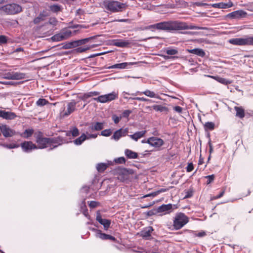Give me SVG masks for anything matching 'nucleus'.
I'll list each match as a JSON object with an SVG mask.
<instances>
[{
  "label": "nucleus",
  "mask_w": 253,
  "mask_h": 253,
  "mask_svg": "<svg viewBox=\"0 0 253 253\" xmlns=\"http://www.w3.org/2000/svg\"><path fill=\"white\" fill-rule=\"evenodd\" d=\"M234 109L236 112V116L240 119H243L245 117V110L242 107L235 106Z\"/></svg>",
  "instance_id": "obj_28"
},
{
  "label": "nucleus",
  "mask_w": 253,
  "mask_h": 253,
  "mask_svg": "<svg viewBox=\"0 0 253 253\" xmlns=\"http://www.w3.org/2000/svg\"><path fill=\"white\" fill-rule=\"evenodd\" d=\"M117 178L122 182L126 181L129 178V173L126 169H120L117 170Z\"/></svg>",
  "instance_id": "obj_12"
},
{
  "label": "nucleus",
  "mask_w": 253,
  "mask_h": 253,
  "mask_svg": "<svg viewBox=\"0 0 253 253\" xmlns=\"http://www.w3.org/2000/svg\"><path fill=\"white\" fill-rule=\"evenodd\" d=\"M120 130V134H121V137L125 136L127 134V133L128 132V128H120L118 129Z\"/></svg>",
  "instance_id": "obj_51"
},
{
  "label": "nucleus",
  "mask_w": 253,
  "mask_h": 253,
  "mask_svg": "<svg viewBox=\"0 0 253 253\" xmlns=\"http://www.w3.org/2000/svg\"><path fill=\"white\" fill-rule=\"evenodd\" d=\"M51 139L50 141V148L49 150H53L54 148L57 147L59 145H61L63 143V139L61 137L58 136L56 138H51Z\"/></svg>",
  "instance_id": "obj_17"
},
{
  "label": "nucleus",
  "mask_w": 253,
  "mask_h": 253,
  "mask_svg": "<svg viewBox=\"0 0 253 253\" xmlns=\"http://www.w3.org/2000/svg\"><path fill=\"white\" fill-rule=\"evenodd\" d=\"M214 124L212 122H207L204 125L205 130H213L214 128Z\"/></svg>",
  "instance_id": "obj_41"
},
{
  "label": "nucleus",
  "mask_w": 253,
  "mask_h": 253,
  "mask_svg": "<svg viewBox=\"0 0 253 253\" xmlns=\"http://www.w3.org/2000/svg\"><path fill=\"white\" fill-rule=\"evenodd\" d=\"M118 98V93L113 91L110 93L102 95L97 97L93 98L91 100H95L101 103H105L117 99Z\"/></svg>",
  "instance_id": "obj_5"
},
{
  "label": "nucleus",
  "mask_w": 253,
  "mask_h": 253,
  "mask_svg": "<svg viewBox=\"0 0 253 253\" xmlns=\"http://www.w3.org/2000/svg\"><path fill=\"white\" fill-rule=\"evenodd\" d=\"M205 178L208 179L207 183V184H209L213 181V180L214 179V174L209 175L206 176Z\"/></svg>",
  "instance_id": "obj_55"
},
{
  "label": "nucleus",
  "mask_w": 253,
  "mask_h": 253,
  "mask_svg": "<svg viewBox=\"0 0 253 253\" xmlns=\"http://www.w3.org/2000/svg\"><path fill=\"white\" fill-rule=\"evenodd\" d=\"M172 209V205L171 204H169L167 205L163 204L162 206L159 207L157 208V212H165L166 213H169L171 211Z\"/></svg>",
  "instance_id": "obj_23"
},
{
  "label": "nucleus",
  "mask_w": 253,
  "mask_h": 253,
  "mask_svg": "<svg viewBox=\"0 0 253 253\" xmlns=\"http://www.w3.org/2000/svg\"><path fill=\"white\" fill-rule=\"evenodd\" d=\"M129 99H131V100H136L144 101V102H152V100H151L149 99H147L146 98H144L143 97H134V98L130 97Z\"/></svg>",
  "instance_id": "obj_45"
},
{
  "label": "nucleus",
  "mask_w": 253,
  "mask_h": 253,
  "mask_svg": "<svg viewBox=\"0 0 253 253\" xmlns=\"http://www.w3.org/2000/svg\"><path fill=\"white\" fill-rule=\"evenodd\" d=\"M7 14H15L22 11L21 6L17 4H8L0 7Z\"/></svg>",
  "instance_id": "obj_6"
},
{
  "label": "nucleus",
  "mask_w": 253,
  "mask_h": 253,
  "mask_svg": "<svg viewBox=\"0 0 253 253\" xmlns=\"http://www.w3.org/2000/svg\"><path fill=\"white\" fill-rule=\"evenodd\" d=\"M189 221V218L184 213L178 212L176 214L173 220V226L175 230H179L184 226Z\"/></svg>",
  "instance_id": "obj_4"
},
{
  "label": "nucleus",
  "mask_w": 253,
  "mask_h": 253,
  "mask_svg": "<svg viewBox=\"0 0 253 253\" xmlns=\"http://www.w3.org/2000/svg\"><path fill=\"white\" fill-rule=\"evenodd\" d=\"M76 42V41H73L69 42L64 43H63V48L67 49L77 47L78 44H77Z\"/></svg>",
  "instance_id": "obj_32"
},
{
  "label": "nucleus",
  "mask_w": 253,
  "mask_h": 253,
  "mask_svg": "<svg viewBox=\"0 0 253 253\" xmlns=\"http://www.w3.org/2000/svg\"><path fill=\"white\" fill-rule=\"evenodd\" d=\"M33 129H26L22 134L21 136L25 138H28L34 134Z\"/></svg>",
  "instance_id": "obj_33"
},
{
  "label": "nucleus",
  "mask_w": 253,
  "mask_h": 253,
  "mask_svg": "<svg viewBox=\"0 0 253 253\" xmlns=\"http://www.w3.org/2000/svg\"><path fill=\"white\" fill-rule=\"evenodd\" d=\"M107 235L101 232V231H97V234H95L97 238H99L102 240H107Z\"/></svg>",
  "instance_id": "obj_43"
},
{
  "label": "nucleus",
  "mask_w": 253,
  "mask_h": 253,
  "mask_svg": "<svg viewBox=\"0 0 253 253\" xmlns=\"http://www.w3.org/2000/svg\"><path fill=\"white\" fill-rule=\"evenodd\" d=\"M85 200V198H84L83 199V200L82 201L81 205V208L82 210H83L84 209H86Z\"/></svg>",
  "instance_id": "obj_64"
},
{
  "label": "nucleus",
  "mask_w": 253,
  "mask_h": 253,
  "mask_svg": "<svg viewBox=\"0 0 253 253\" xmlns=\"http://www.w3.org/2000/svg\"><path fill=\"white\" fill-rule=\"evenodd\" d=\"M115 162L118 164H124L126 162V159L124 157H122L115 159Z\"/></svg>",
  "instance_id": "obj_57"
},
{
  "label": "nucleus",
  "mask_w": 253,
  "mask_h": 253,
  "mask_svg": "<svg viewBox=\"0 0 253 253\" xmlns=\"http://www.w3.org/2000/svg\"><path fill=\"white\" fill-rule=\"evenodd\" d=\"M108 165L106 163H99L96 166V169L99 172H103L107 168Z\"/></svg>",
  "instance_id": "obj_36"
},
{
  "label": "nucleus",
  "mask_w": 253,
  "mask_h": 253,
  "mask_svg": "<svg viewBox=\"0 0 253 253\" xmlns=\"http://www.w3.org/2000/svg\"><path fill=\"white\" fill-rule=\"evenodd\" d=\"M48 103V101L44 98H40L36 102V104L39 106H43Z\"/></svg>",
  "instance_id": "obj_44"
},
{
  "label": "nucleus",
  "mask_w": 253,
  "mask_h": 253,
  "mask_svg": "<svg viewBox=\"0 0 253 253\" xmlns=\"http://www.w3.org/2000/svg\"><path fill=\"white\" fill-rule=\"evenodd\" d=\"M99 94V92L98 91H90L86 93H84L81 97V99L84 101L90 97L97 96Z\"/></svg>",
  "instance_id": "obj_29"
},
{
  "label": "nucleus",
  "mask_w": 253,
  "mask_h": 253,
  "mask_svg": "<svg viewBox=\"0 0 253 253\" xmlns=\"http://www.w3.org/2000/svg\"><path fill=\"white\" fill-rule=\"evenodd\" d=\"M147 143L156 148H159L164 145V141L161 138L152 136L147 139Z\"/></svg>",
  "instance_id": "obj_9"
},
{
  "label": "nucleus",
  "mask_w": 253,
  "mask_h": 253,
  "mask_svg": "<svg viewBox=\"0 0 253 253\" xmlns=\"http://www.w3.org/2000/svg\"><path fill=\"white\" fill-rule=\"evenodd\" d=\"M146 29H155L166 31H178L182 30H204L206 28L197 26L194 25H188L184 22L179 21H163L155 24L151 25L146 28Z\"/></svg>",
  "instance_id": "obj_1"
},
{
  "label": "nucleus",
  "mask_w": 253,
  "mask_h": 253,
  "mask_svg": "<svg viewBox=\"0 0 253 253\" xmlns=\"http://www.w3.org/2000/svg\"><path fill=\"white\" fill-rule=\"evenodd\" d=\"M76 102L75 100H72L68 103L67 106V110L61 112L60 114L62 117L64 118L69 116L76 110Z\"/></svg>",
  "instance_id": "obj_10"
},
{
  "label": "nucleus",
  "mask_w": 253,
  "mask_h": 253,
  "mask_svg": "<svg viewBox=\"0 0 253 253\" xmlns=\"http://www.w3.org/2000/svg\"><path fill=\"white\" fill-rule=\"evenodd\" d=\"M49 15V14L46 10H43L40 13L38 16L34 19L33 22L35 24H38L40 22L44 21L45 18Z\"/></svg>",
  "instance_id": "obj_21"
},
{
  "label": "nucleus",
  "mask_w": 253,
  "mask_h": 253,
  "mask_svg": "<svg viewBox=\"0 0 253 253\" xmlns=\"http://www.w3.org/2000/svg\"><path fill=\"white\" fill-rule=\"evenodd\" d=\"M141 94H144L146 96L149 97L150 98H155L159 99H161V97L158 94H157L155 93L154 91H151L148 89H146L145 91L141 92L137 91L136 93L131 94L132 95H137Z\"/></svg>",
  "instance_id": "obj_15"
},
{
  "label": "nucleus",
  "mask_w": 253,
  "mask_h": 253,
  "mask_svg": "<svg viewBox=\"0 0 253 253\" xmlns=\"http://www.w3.org/2000/svg\"><path fill=\"white\" fill-rule=\"evenodd\" d=\"M89 190V187L87 186H84L81 189V193L82 194H86L88 193Z\"/></svg>",
  "instance_id": "obj_52"
},
{
  "label": "nucleus",
  "mask_w": 253,
  "mask_h": 253,
  "mask_svg": "<svg viewBox=\"0 0 253 253\" xmlns=\"http://www.w3.org/2000/svg\"><path fill=\"white\" fill-rule=\"evenodd\" d=\"M99 205V203L96 201H91L89 204V206L91 208H94Z\"/></svg>",
  "instance_id": "obj_61"
},
{
  "label": "nucleus",
  "mask_w": 253,
  "mask_h": 253,
  "mask_svg": "<svg viewBox=\"0 0 253 253\" xmlns=\"http://www.w3.org/2000/svg\"><path fill=\"white\" fill-rule=\"evenodd\" d=\"M131 113V111L129 110H125L122 115V118H128L129 115Z\"/></svg>",
  "instance_id": "obj_56"
},
{
  "label": "nucleus",
  "mask_w": 253,
  "mask_h": 253,
  "mask_svg": "<svg viewBox=\"0 0 253 253\" xmlns=\"http://www.w3.org/2000/svg\"><path fill=\"white\" fill-rule=\"evenodd\" d=\"M83 213L84 214V215L88 219H90V216L88 213L87 212V209H84L83 210H82Z\"/></svg>",
  "instance_id": "obj_63"
},
{
  "label": "nucleus",
  "mask_w": 253,
  "mask_h": 253,
  "mask_svg": "<svg viewBox=\"0 0 253 253\" xmlns=\"http://www.w3.org/2000/svg\"><path fill=\"white\" fill-rule=\"evenodd\" d=\"M146 132V130L137 131L133 134L129 135V136L133 140L137 141L139 138L143 137Z\"/></svg>",
  "instance_id": "obj_27"
},
{
  "label": "nucleus",
  "mask_w": 253,
  "mask_h": 253,
  "mask_svg": "<svg viewBox=\"0 0 253 253\" xmlns=\"http://www.w3.org/2000/svg\"><path fill=\"white\" fill-rule=\"evenodd\" d=\"M135 64H136V63L134 62H123L121 63L114 64L112 66L108 67L107 69H126L128 68V66L132 65Z\"/></svg>",
  "instance_id": "obj_22"
},
{
  "label": "nucleus",
  "mask_w": 253,
  "mask_h": 253,
  "mask_svg": "<svg viewBox=\"0 0 253 253\" xmlns=\"http://www.w3.org/2000/svg\"><path fill=\"white\" fill-rule=\"evenodd\" d=\"M247 13L242 10H239L229 13L227 17L231 19H240L246 17Z\"/></svg>",
  "instance_id": "obj_14"
},
{
  "label": "nucleus",
  "mask_w": 253,
  "mask_h": 253,
  "mask_svg": "<svg viewBox=\"0 0 253 253\" xmlns=\"http://www.w3.org/2000/svg\"><path fill=\"white\" fill-rule=\"evenodd\" d=\"M0 117L5 120H13L17 116L14 112L0 110Z\"/></svg>",
  "instance_id": "obj_20"
},
{
  "label": "nucleus",
  "mask_w": 253,
  "mask_h": 253,
  "mask_svg": "<svg viewBox=\"0 0 253 253\" xmlns=\"http://www.w3.org/2000/svg\"><path fill=\"white\" fill-rule=\"evenodd\" d=\"M214 78L216 80L217 82H218L219 83H220L222 84H225V85H227L228 84H230L231 83V82L229 80H228L226 79L223 78L217 77H214Z\"/></svg>",
  "instance_id": "obj_37"
},
{
  "label": "nucleus",
  "mask_w": 253,
  "mask_h": 253,
  "mask_svg": "<svg viewBox=\"0 0 253 253\" xmlns=\"http://www.w3.org/2000/svg\"><path fill=\"white\" fill-rule=\"evenodd\" d=\"M229 42L236 45H253V37H249L246 38H234L229 40Z\"/></svg>",
  "instance_id": "obj_7"
},
{
  "label": "nucleus",
  "mask_w": 253,
  "mask_h": 253,
  "mask_svg": "<svg viewBox=\"0 0 253 253\" xmlns=\"http://www.w3.org/2000/svg\"><path fill=\"white\" fill-rule=\"evenodd\" d=\"M130 43L128 40L115 39L111 41V44L119 47H125Z\"/></svg>",
  "instance_id": "obj_16"
},
{
  "label": "nucleus",
  "mask_w": 253,
  "mask_h": 253,
  "mask_svg": "<svg viewBox=\"0 0 253 253\" xmlns=\"http://www.w3.org/2000/svg\"><path fill=\"white\" fill-rule=\"evenodd\" d=\"M48 23L52 25H56L57 23V20L55 18H50L48 21Z\"/></svg>",
  "instance_id": "obj_59"
},
{
  "label": "nucleus",
  "mask_w": 253,
  "mask_h": 253,
  "mask_svg": "<svg viewBox=\"0 0 253 253\" xmlns=\"http://www.w3.org/2000/svg\"><path fill=\"white\" fill-rule=\"evenodd\" d=\"M112 120H113L115 124H117L119 123L122 117H118L116 115H113L112 117Z\"/></svg>",
  "instance_id": "obj_53"
},
{
  "label": "nucleus",
  "mask_w": 253,
  "mask_h": 253,
  "mask_svg": "<svg viewBox=\"0 0 253 253\" xmlns=\"http://www.w3.org/2000/svg\"><path fill=\"white\" fill-rule=\"evenodd\" d=\"M100 44H93L90 46H86L85 47H79L76 49V50L78 52H83L85 51L86 50L89 49L91 48L97 47Z\"/></svg>",
  "instance_id": "obj_34"
},
{
  "label": "nucleus",
  "mask_w": 253,
  "mask_h": 253,
  "mask_svg": "<svg viewBox=\"0 0 253 253\" xmlns=\"http://www.w3.org/2000/svg\"><path fill=\"white\" fill-rule=\"evenodd\" d=\"M87 139V136L84 133H83L81 136L74 140V143L76 145H80Z\"/></svg>",
  "instance_id": "obj_31"
},
{
  "label": "nucleus",
  "mask_w": 253,
  "mask_h": 253,
  "mask_svg": "<svg viewBox=\"0 0 253 253\" xmlns=\"http://www.w3.org/2000/svg\"><path fill=\"white\" fill-rule=\"evenodd\" d=\"M103 123L96 122L94 123L93 129L95 131H99L103 128Z\"/></svg>",
  "instance_id": "obj_38"
},
{
  "label": "nucleus",
  "mask_w": 253,
  "mask_h": 253,
  "mask_svg": "<svg viewBox=\"0 0 253 253\" xmlns=\"http://www.w3.org/2000/svg\"><path fill=\"white\" fill-rule=\"evenodd\" d=\"M7 42V38L4 35L0 36V44H5Z\"/></svg>",
  "instance_id": "obj_54"
},
{
  "label": "nucleus",
  "mask_w": 253,
  "mask_h": 253,
  "mask_svg": "<svg viewBox=\"0 0 253 253\" xmlns=\"http://www.w3.org/2000/svg\"><path fill=\"white\" fill-rule=\"evenodd\" d=\"M2 147H3L4 148H8V149H13V148H18L19 147V145L17 144H3L2 145Z\"/></svg>",
  "instance_id": "obj_48"
},
{
  "label": "nucleus",
  "mask_w": 253,
  "mask_h": 253,
  "mask_svg": "<svg viewBox=\"0 0 253 253\" xmlns=\"http://www.w3.org/2000/svg\"><path fill=\"white\" fill-rule=\"evenodd\" d=\"M2 133L5 137H9L13 136L15 134V131L4 125H2Z\"/></svg>",
  "instance_id": "obj_19"
},
{
  "label": "nucleus",
  "mask_w": 253,
  "mask_h": 253,
  "mask_svg": "<svg viewBox=\"0 0 253 253\" xmlns=\"http://www.w3.org/2000/svg\"><path fill=\"white\" fill-rule=\"evenodd\" d=\"M70 132L74 137H76L79 135V129L76 127H73V129L71 130Z\"/></svg>",
  "instance_id": "obj_50"
},
{
  "label": "nucleus",
  "mask_w": 253,
  "mask_h": 253,
  "mask_svg": "<svg viewBox=\"0 0 253 253\" xmlns=\"http://www.w3.org/2000/svg\"><path fill=\"white\" fill-rule=\"evenodd\" d=\"M100 36V35H95L94 36H91L89 38H85L84 39H82V40L76 41L77 42H76L77 44H78V46L80 45L85 44V43L89 42L91 40H93L94 42H96V40Z\"/></svg>",
  "instance_id": "obj_24"
},
{
  "label": "nucleus",
  "mask_w": 253,
  "mask_h": 253,
  "mask_svg": "<svg viewBox=\"0 0 253 253\" xmlns=\"http://www.w3.org/2000/svg\"><path fill=\"white\" fill-rule=\"evenodd\" d=\"M120 130H117L115 131L113 134V135L111 137L112 139H114L116 141H118L119 139L122 137L121 134H120Z\"/></svg>",
  "instance_id": "obj_42"
},
{
  "label": "nucleus",
  "mask_w": 253,
  "mask_h": 253,
  "mask_svg": "<svg viewBox=\"0 0 253 253\" xmlns=\"http://www.w3.org/2000/svg\"><path fill=\"white\" fill-rule=\"evenodd\" d=\"M125 153L126 156L129 159H136L138 157L137 153L129 149H126Z\"/></svg>",
  "instance_id": "obj_30"
},
{
  "label": "nucleus",
  "mask_w": 253,
  "mask_h": 253,
  "mask_svg": "<svg viewBox=\"0 0 253 253\" xmlns=\"http://www.w3.org/2000/svg\"><path fill=\"white\" fill-rule=\"evenodd\" d=\"M188 52L190 53L195 54L201 57L205 56V52L201 48H194L192 49H188Z\"/></svg>",
  "instance_id": "obj_26"
},
{
  "label": "nucleus",
  "mask_w": 253,
  "mask_h": 253,
  "mask_svg": "<svg viewBox=\"0 0 253 253\" xmlns=\"http://www.w3.org/2000/svg\"><path fill=\"white\" fill-rule=\"evenodd\" d=\"M3 78L7 80H19L26 78V74L21 72L9 71L3 74Z\"/></svg>",
  "instance_id": "obj_8"
},
{
  "label": "nucleus",
  "mask_w": 253,
  "mask_h": 253,
  "mask_svg": "<svg viewBox=\"0 0 253 253\" xmlns=\"http://www.w3.org/2000/svg\"><path fill=\"white\" fill-rule=\"evenodd\" d=\"M154 229L152 227L148 226L145 228L140 233V236L145 240H149L151 238V233Z\"/></svg>",
  "instance_id": "obj_18"
},
{
  "label": "nucleus",
  "mask_w": 253,
  "mask_h": 253,
  "mask_svg": "<svg viewBox=\"0 0 253 253\" xmlns=\"http://www.w3.org/2000/svg\"><path fill=\"white\" fill-rule=\"evenodd\" d=\"M166 52L168 55H173L177 54L178 51L175 49L168 48L166 49Z\"/></svg>",
  "instance_id": "obj_47"
},
{
  "label": "nucleus",
  "mask_w": 253,
  "mask_h": 253,
  "mask_svg": "<svg viewBox=\"0 0 253 253\" xmlns=\"http://www.w3.org/2000/svg\"><path fill=\"white\" fill-rule=\"evenodd\" d=\"M112 131L110 129H106L101 132V135L104 136H109L111 134Z\"/></svg>",
  "instance_id": "obj_49"
},
{
  "label": "nucleus",
  "mask_w": 253,
  "mask_h": 253,
  "mask_svg": "<svg viewBox=\"0 0 253 253\" xmlns=\"http://www.w3.org/2000/svg\"><path fill=\"white\" fill-rule=\"evenodd\" d=\"M153 109L155 110L156 111H160V112H164L168 111V109L167 107L165 106H163L159 105H154L152 106Z\"/></svg>",
  "instance_id": "obj_35"
},
{
  "label": "nucleus",
  "mask_w": 253,
  "mask_h": 253,
  "mask_svg": "<svg viewBox=\"0 0 253 253\" xmlns=\"http://www.w3.org/2000/svg\"><path fill=\"white\" fill-rule=\"evenodd\" d=\"M186 171L187 172H190L193 170L194 169L193 165L192 163H188V166L186 167Z\"/></svg>",
  "instance_id": "obj_60"
},
{
  "label": "nucleus",
  "mask_w": 253,
  "mask_h": 253,
  "mask_svg": "<svg viewBox=\"0 0 253 253\" xmlns=\"http://www.w3.org/2000/svg\"><path fill=\"white\" fill-rule=\"evenodd\" d=\"M49 8L51 11L57 13L61 10V6L58 4H53L49 6Z\"/></svg>",
  "instance_id": "obj_39"
},
{
  "label": "nucleus",
  "mask_w": 253,
  "mask_h": 253,
  "mask_svg": "<svg viewBox=\"0 0 253 253\" xmlns=\"http://www.w3.org/2000/svg\"><path fill=\"white\" fill-rule=\"evenodd\" d=\"M20 146L22 150L25 153H30L33 150L38 149L36 144L30 141H24L21 143Z\"/></svg>",
  "instance_id": "obj_11"
},
{
  "label": "nucleus",
  "mask_w": 253,
  "mask_h": 253,
  "mask_svg": "<svg viewBox=\"0 0 253 253\" xmlns=\"http://www.w3.org/2000/svg\"><path fill=\"white\" fill-rule=\"evenodd\" d=\"M233 5V3L229 1L227 3L219 2L217 3H214L212 4V6L214 8H227L232 7Z\"/></svg>",
  "instance_id": "obj_25"
},
{
  "label": "nucleus",
  "mask_w": 253,
  "mask_h": 253,
  "mask_svg": "<svg viewBox=\"0 0 253 253\" xmlns=\"http://www.w3.org/2000/svg\"><path fill=\"white\" fill-rule=\"evenodd\" d=\"M61 33L62 34V36H63L64 39L65 40L71 36L72 32L69 30H66L63 31V32H62Z\"/></svg>",
  "instance_id": "obj_46"
},
{
  "label": "nucleus",
  "mask_w": 253,
  "mask_h": 253,
  "mask_svg": "<svg viewBox=\"0 0 253 253\" xmlns=\"http://www.w3.org/2000/svg\"><path fill=\"white\" fill-rule=\"evenodd\" d=\"M51 39H52V41H56V42L61 41H63L64 40L63 36H62V34L61 33L54 35L51 38Z\"/></svg>",
  "instance_id": "obj_40"
},
{
  "label": "nucleus",
  "mask_w": 253,
  "mask_h": 253,
  "mask_svg": "<svg viewBox=\"0 0 253 253\" xmlns=\"http://www.w3.org/2000/svg\"><path fill=\"white\" fill-rule=\"evenodd\" d=\"M37 149H42L50 146V137H45L41 131H36L34 134Z\"/></svg>",
  "instance_id": "obj_2"
},
{
  "label": "nucleus",
  "mask_w": 253,
  "mask_h": 253,
  "mask_svg": "<svg viewBox=\"0 0 253 253\" xmlns=\"http://www.w3.org/2000/svg\"><path fill=\"white\" fill-rule=\"evenodd\" d=\"M173 109L175 111L179 113H181L182 111V108L179 106H175Z\"/></svg>",
  "instance_id": "obj_62"
},
{
  "label": "nucleus",
  "mask_w": 253,
  "mask_h": 253,
  "mask_svg": "<svg viewBox=\"0 0 253 253\" xmlns=\"http://www.w3.org/2000/svg\"><path fill=\"white\" fill-rule=\"evenodd\" d=\"M104 6L107 9L112 12L122 11L127 7L126 3L114 0H109L104 2Z\"/></svg>",
  "instance_id": "obj_3"
},
{
  "label": "nucleus",
  "mask_w": 253,
  "mask_h": 253,
  "mask_svg": "<svg viewBox=\"0 0 253 253\" xmlns=\"http://www.w3.org/2000/svg\"><path fill=\"white\" fill-rule=\"evenodd\" d=\"M2 84H6V85H16L19 83L13 81H8V82H1Z\"/></svg>",
  "instance_id": "obj_58"
},
{
  "label": "nucleus",
  "mask_w": 253,
  "mask_h": 253,
  "mask_svg": "<svg viewBox=\"0 0 253 253\" xmlns=\"http://www.w3.org/2000/svg\"><path fill=\"white\" fill-rule=\"evenodd\" d=\"M96 219L100 224L103 226L105 230H107L109 228L111 224V220L103 219L99 211H97Z\"/></svg>",
  "instance_id": "obj_13"
}]
</instances>
